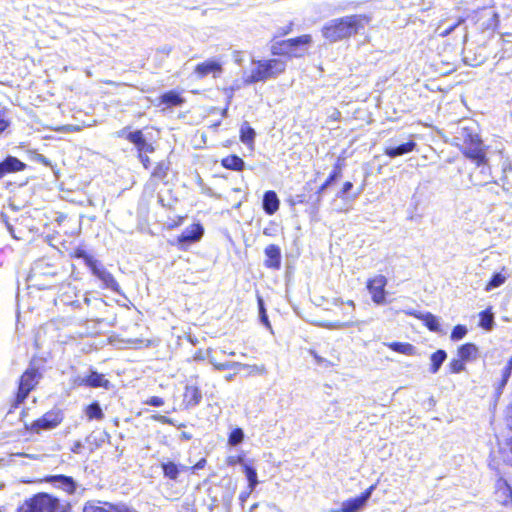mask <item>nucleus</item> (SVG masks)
Wrapping results in <instances>:
<instances>
[{"label": "nucleus", "mask_w": 512, "mask_h": 512, "mask_svg": "<svg viewBox=\"0 0 512 512\" xmlns=\"http://www.w3.org/2000/svg\"><path fill=\"white\" fill-rule=\"evenodd\" d=\"M294 29V23L290 21L287 25L280 27L277 30V37H284L288 34H290Z\"/></svg>", "instance_id": "obj_47"}, {"label": "nucleus", "mask_w": 512, "mask_h": 512, "mask_svg": "<svg viewBox=\"0 0 512 512\" xmlns=\"http://www.w3.org/2000/svg\"><path fill=\"white\" fill-rule=\"evenodd\" d=\"M479 354V348L472 342H466L458 346L456 355L463 360L465 363L477 359Z\"/></svg>", "instance_id": "obj_23"}, {"label": "nucleus", "mask_w": 512, "mask_h": 512, "mask_svg": "<svg viewBox=\"0 0 512 512\" xmlns=\"http://www.w3.org/2000/svg\"><path fill=\"white\" fill-rule=\"evenodd\" d=\"M70 257L72 259H83L85 264L90 268L96 260L93 258L92 255L88 254L83 248L77 247L75 248L71 253Z\"/></svg>", "instance_id": "obj_37"}, {"label": "nucleus", "mask_w": 512, "mask_h": 512, "mask_svg": "<svg viewBox=\"0 0 512 512\" xmlns=\"http://www.w3.org/2000/svg\"><path fill=\"white\" fill-rule=\"evenodd\" d=\"M184 219H185L184 216H178L175 221H173L172 223L168 224V228L169 229H174V228L179 227L184 222Z\"/></svg>", "instance_id": "obj_54"}, {"label": "nucleus", "mask_w": 512, "mask_h": 512, "mask_svg": "<svg viewBox=\"0 0 512 512\" xmlns=\"http://www.w3.org/2000/svg\"><path fill=\"white\" fill-rule=\"evenodd\" d=\"M152 419L161 424L175 425L173 419L164 415L156 414L152 416Z\"/></svg>", "instance_id": "obj_48"}, {"label": "nucleus", "mask_w": 512, "mask_h": 512, "mask_svg": "<svg viewBox=\"0 0 512 512\" xmlns=\"http://www.w3.org/2000/svg\"><path fill=\"white\" fill-rule=\"evenodd\" d=\"M26 169V164L14 156H7L0 162V179L11 173L20 172Z\"/></svg>", "instance_id": "obj_18"}, {"label": "nucleus", "mask_w": 512, "mask_h": 512, "mask_svg": "<svg viewBox=\"0 0 512 512\" xmlns=\"http://www.w3.org/2000/svg\"><path fill=\"white\" fill-rule=\"evenodd\" d=\"M466 363L461 360L457 355L452 358L448 364V371L451 374H459L466 368Z\"/></svg>", "instance_id": "obj_39"}, {"label": "nucleus", "mask_w": 512, "mask_h": 512, "mask_svg": "<svg viewBox=\"0 0 512 512\" xmlns=\"http://www.w3.org/2000/svg\"><path fill=\"white\" fill-rule=\"evenodd\" d=\"M385 346L389 348L391 351L406 355V356H415L417 354V350L415 346L408 342H389L386 343Z\"/></svg>", "instance_id": "obj_28"}, {"label": "nucleus", "mask_w": 512, "mask_h": 512, "mask_svg": "<svg viewBox=\"0 0 512 512\" xmlns=\"http://www.w3.org/2000/svg\"><path fill=\"white\" fill-rule=\"evenodd\" d=\"M247 496H248V494H245V495H244V494H241V495H240V499H241L242 501H245V500H246V498H247Z\"/></svg>", "instance_id": "obj_62"}, {"label": "nucleus", "mask_w": 512, "mask_h": 512, "mask_svg": "<svg viewBox=\"0 0 512 512\" xmlns=\"http://www.w3.org/2000/svg\"><path fill=\"white\" fill-rule=\"evenodd\" d=\"M257 302H258L259 314H260L261 321L265 325L269 326V320H268V316L266 314V309H265L264 301H263L262 297L258 296Z\"/></svg>", "instance_id": "obj_44"}, {"label": "nucleus", "mask_w": 512, "mask_h": 512, "mask_svg": "<svg viewBox=\"0 0 512 512\" xmlns=\"http://www.w3.org/2000/svg\"><path fill=\"white\" fill-rule=\"evenodd\" d=\"M417 319L421 320L423 324L427 327L428 330L432 332H438L440 330V325L438 319L435 315L430 312L419 313L415 315Z\"/></svg>", "instance_id": "obj_32"}, {"label": "nucleus", "mask_w": 512, "mask_h": 512, "mask_svg": "<svg viewBox=\"0 0 512 512\" xmlns=\"http://www.w3.org/2000/svg\"><path fill=\"white\" fill-rule=\"evenodd\" d=\"M370 20L371 17L367 14L343 16L324 25L322 35L330 42H338L358 34Z\"/></svg>", "instance_id": "obj_2"}, {"label": "nucleus", "mask_w": 512, "mask_h": 512, "mask_svg": "<svg viewBox=\"0 0 512 512\" xmlns=\"http://www.w3.org/2000/svg\"><path fill=\"white\" fill-rule=\"evenodd\" d=\"M416 146L417 144L414 140H409L395 147L384 148V154L390 158H396L398 156L414 151Z\"/></svg>", "instance_id": "obj_24"}, {"label": "nucleus", "mask_w": 512, "mask_h": 512, "mask_svg": "<svg viewBox=\"0 0 512 512\" xmlns=\"http://www.w3.org/2000/svg\"><path fill=\"white\" fill-rule=\"evenodd\" d=\"M345 166V159L343 157H338L336 162L333 165L332 171L329 173L326 180L328 183L332 184L337 179H339L342 176V170Z\"/></svg>", "instance_id": "obj_36"}, {"label": "nucleus", "mask_w": 512, "mask_h": 512, "mask_svg": "<svg viewBox=\"0 0 512 512\" xmlns=\"http://www.w3.org/2000/svg\"><path fill=\"white\" fill-rule=\"evenodd\" d=\"M347 305H349V306H351V307H353V308L355 307V303H354V301H353V300H348V301H347Z\"/></svg>", "instance_id": "obj_61"}, {"label": "nucleus", "mask_w": 512, "mask_h": 512, "mask_svg": "<svg viewBox=\"0 0 512 512\" xmlns=\"http://www.w3.org/2000/svg\"><path fill=\"white\" fill-rule=\"evenodd\" d=\"M171 168V162L168 159L156 162L150 172L149 182L153 188L159 183L167 184V177Z\"/></svg>", "instance_id": "obj_14"}, {"label": "nucleus", "mask_w": 512, "mask_h": 512, "mask_svg": "<svg viewBox=\"0 0 512 512\" xmlns=\"http://www.w3.org/2000/svg\"><path fill=\"white\" fill-rule=\"evenodd\" d=\"M116 136L121 138L125 137L130 143L134 144L137 150V155L144 153H153L155 151V147L152 143H149L142 130H136L133 132L126 133V128L118 131Z\"/></svg>", "instance_id": "obj_10"}, {"label": "nucleus", "mask_w": 512, "mask_h": 512, "mask_svg": "<svg viewBox=\"0 0 512 512\" xmlns=\"http://www.w3.org/2000/svg\"><path fill=\"white\" fill-rule=\"evenodd\" d=\"M220 164L223 168L236 172H241L245 168L244 160L236 154H229L223 157Z\"/></svg>", "instance_id": "obj_27"}, {"label": "nucleus", "mask_w": 512, "mask_h": 512, "mask_svg": "<svg viewBox=\"0 0 512 512\" xmlns=\"http://www.w3.org/2000/svg\"><path fill=\"white\" fill-rule=\"evenodd\" d=\"M506 422L508 428L512 430V402L507 407ZM508 447L510 452L512 453V436L508 440Z\"/></svg>", "instance_id": "obj_45"}, {"label": "nucleus", "mask_w": 512, "mask_h": 512, "mask_svg": "<svg viewBox=\"0 0 512 512\" xmlns=\"http://www.w3.org/2000/svg\"><path fill=\"white\" fill-rule=\"evenodd\" d=\"M256 137L255 130L249 125L248 122H244L241 125L240 131H239V138L242 143L247 145L248 147H253L254 141Z\"/></svg>", "instance_id": "obj_30"}, {"label": "nucleus", "mask_w": 512, "mask_h": 512, "mask_svg": "<svg viewBox=\"0 0 512 512\" xmlns=\"http://www.w3.org/2000/svg\"><path fill=\"white\" fill-rule=\"evenodd\" d=\"M461 22L462 20H459L455 24L451 25L449 28L445 29L443 32H441V36L445 37L449 35Z\"/></svg>", "instance_id": "obj_56"}, {"label": "nucleus", "mask_w": 512, "mask_h": 512, "mask_svg": "<svg viewBox=\"0 0 512 512\" xmlns=\"http://www.w3.org/2000/svg\"><path fill=\"white\" fill-rule=\"evenodd\" d=\"M185 103V98L179 91L169 90L164 92L159 97V104L163 105V109H171L173 107L182 106Z\"/></svg>", "instance_id": "obj_20"}, {"label": "nucleus", "mask_w": 512, "mask_h": 512, "mask_svg": "<svg viewBox=\"0 0 512 512\" xmlns=\"http://www.w3.org/2000/svg\"><path fill=\"white\" fill-rule=\"evenodd\" d=\"M45 480L49 483H59L68 494H74L76 491V483L71 476L50 475Z\"/></svg>", "instance_id": "obj_25"}, {"label": "nucleus", "mask_w": 512, "mask_h": 512, "mask_svg": "<svg viewBox=\"0 0 512 512\" xmlns=\"http://www.w3.org/2000/svg\"><path fill=\"white\" fill-rule=\"evenodd\" d=\"M505 280H506V277H505V276H503V275H502V274H500V273H495V274L491 277V279L487 282L485 289H486L487 291H489V290H491V289H493V288L499 287V286H501L502 284H504Z\"/></svg>", "instance_id": "obj_42"}, {"label": "nucleus", "mask_w": 512, "mask_h": 512, "mask_svg": "<svg viewBox=\"0 0 512 512\" xmlns=\"http://www.w3.org/2000/svg\"><path fill=\"white\" fill-rule=\"evenodd\" d=\"M82 447H83V445H82L81 441H79V440H78V441H75V442L72 444V446H71V448H70V451H71L72 453L79 454V453H81V449H82Z\"/></svg>", "instance_id": "obj_55"}, {"label": "nucleus", "mask_w": 512, "mask_h": 512, "mask_svg": "<svg viewBox=\"0 0 512 512\" xmlns=\"http://www.w3.org/2000/svg\"><path fill=\"white\" fill-rule=\"evenodd\" d=\"M244 440V432L241 428H234L228 436V444L230 446H236Z\"/></svg>", "instance_id": "obj_40"}, {"label": "nucleus", "mask_w": 512, "mask_h": 512, "mask_svg": "<svg viewBox=\"0 0 512 512\" xmlns=\"http://www.w3.org/2000/svg\"><path fill=\"white\" fill-rule=\"evenodd\" d=\"M206 464H207L206 458H201L192 467H190L188 469L191 470L192 472H194L195 470L203 469L206 466Z\"/></svg>", "instance_id": "obj_52"}, {"label": "nucleus", "mask_w": 512, "mask_h": 512, "mask_svg": "<svg viewBox=\"0 0 512 512\" xmlns=\"http://www.w3.org/2000/svg\"><path fill=\"white\" fill-rule=\"evenodd\" d=\"M494 324V315L492 313L491 307L481 311L479 313V326L486 331L492 329Z\"/></svg>", "instance_id": "obj_34"}, {"label": "nucleus", "mask_w": 512, "mask_h": 512, "mask_svg": "<svg viewBox=\"0 0 512 512\" xmlns=\"http://www.w3.org/2000/svg\"><path fill=\"white\" fill-rule=\"evenodd\" d=\"M280 201L275 191L268 190L263 195V210L268 215H273L279 209Z\"/></svg>", "instance_id": "obj_26"}, {"label": "nucleus", "mask_w": 512, "mask_h": 512, "mask_svg": "<svg viewBox=\"0 0 512 512\" xmlns=\"http://www.w3.org/2000/svg\"><path fill=\"white\" fill-rule=\"evenodd\" d=\"M223 73L222 63L215 58L207 59L203 62L197 63L193 68V74L197 79H203L209 75L213 78H218Z\"/></svg>", "instance_id": "obj_12"}, {"label": "nucleus", "mask_w": 512, "mask_h": 512, "mask_svg": "<svg viewBox=\"0 0 512 512\" xmlns=\"http://www.w3.org/2000/svg\"><path fill=\"white\" fill-rule=\"evenodd\" d=\"M164 403H165L164 399L159 396H151L144 401L145 405L154 406V407H161L164 405Z\"/></svg>", "instance_id": "obj_46"}, {"label": "nucleus", "mask_w": 512, "mask_h": 512, "mask_svg": "<svg viewBox=\"0 0 512 512\" xmlns=\"http://www.w3.org/2000/svg\"><path fill=\"white\" fill-rule=\"evenodd\" d=\"M387 283V278L382 274H377L367 279L366 289L374 304L383 305L387 303Z\"/></svg>", "instance_id": "obj_7"}, {"label": "nucleus", "mask_w": 512, "mask_h": 512, "mask_svg": "<svg viewBox=\"0 0 512 512\" xmlns=\"http://www.w3.org/2000/svg\"><path fill=\"white\" fill-rule=\"evenodd\" d=\"M87 502L89 503L93 512H136L126 505L113 504L99 500H89Z\"/></svg>", "instance_id": "obj_19"}, {"label": "nucleus", "mask_w": 512, "mask_h": 512, "mask_svg": "<svg viewBox=\"0 0 512 512\" xmlns=\"http://www.w3.org/2000/svg\"><path fill=\"white\" fill-rule=\"evenodd\" d=\"M496 493H499L502 497L500 504L502 506L512 505V488L506 480L500 479L496 485Z\"/></svg>", "instance_id": "obj_29"}, {"label": "nucleus", "mask_w": 512, "mask_h": 512, "mask_svg": "<svg viewBox=\"0 0 512 512\" xmlns=\"http://www.w3.org/2000/svg\"><path fill=\"white\" fill-rule=\"evenodd\" d=\"M511 373H512V357L507 361V363L502 371V377H501V380L499 383L500 388H503L507 384V382L511 376Z\"/></svg>", "instance_id": "obj_43"}, {"label": "nucleus", "mask_w": 512, "mask_h": 512, "mask_svg": "<svg viewBox=\"0 0 512 512\" xmlns=\"http://www.w3.org/2000/svg\"><path fill=\"white\" fill-rule=\"evenodd\" d=\"M256 371L260 374H266L267 370L264 366L261 367H255Z\"/></svg>", "instance_id": "obj_60"}, {"label": "nucleus", "mask_w": 512, "mask_h": 512, "mask_svg": "<svg viewBox=\"0 0 512 512\" xmlns=\"http://www.w3.org/2000/svg\"><path fill=\"white\" fill-rule=\"evenodd\" d=\"M203 235V225L199 222L193 223L178 235L175 242H171V245H176L178 249L185 251L191 244L200 241Z\"/></svg>", "instance_id": "obj_8"}, {"label": "nucleus", "mask_w": 512, "mask_h": 512, "mask_svg": "<svg viewBox=\"0 0 512 512\" xmlns=\"http://www.w3.org/2000/svg\"><path fill=\"white\" fill-rule=\"evenodd\" d=\"M311 43L312 36L310 34H302L297 37L280 40L271 46V54L272 56H277V58H303L307 54Z\"/></svg>", "instance_id": "obj_4"}, {"label": "nucleus", "mask_w": 512, "mask_h": 512, "mask_svg": "<svg viewBox=\"0 0 512 512\" xmlns=\"http://www.w3.org/2000/svg\"><path fill=\"white\" fill-rule=\"evenodd\" d=\"M461 137L455 139L454 145L459 149L461 154L470 160L477 168H480L481 179H474L470 174L471 182L474 185H485L492 178L489 159L487 157L486 147L481 137L475 133L470 127L461 128Z\"/></svg>", "instance_id": "obj_1"}, {"label": "nucleus", "mask_w": 512, "mask_h": 512, "mask_svg": "<svg viewBox=\"0 0 512 512\" xmlns=\"http://www.w3.org/2000/svg\"><path fill=\"white\" fill-rule=\"evenodd\" d=\"M264 266L271 270H280L282 264L281 249L276 244H269L264 249Z\"/></svg>", "instance_id": "obj_15"}, {"label": "nucleus", "mask_w": 512, "mask_h": 512, "mask_svg": "<svg viewBox=\"0 0 512 512\" xmlns=\"http://www.w3.org/2000/svg\"><path fill=\"white\" fill-rule=\"evenodd\" d=\"M85 416L89 421L102 420L104 418L103 410L97 401H94L84 408Z\"/></svg>", "instance_id": "obj_33"}, {"label": "nucleus", "mask_w": 512, "mask_h": 512, "mask_svg": "<svg viewBox=\"0 0 512 512\" xmlns=\"http://www.w3.org/2000/svg\"><path fill=\"white\" fill-rule=\"evenodd\" d=\"M243 471L247 477L248 488H249V491L251 492L254 490V488L258 484L257 472L252 466H249L247 464L243 465Z\"/></svg>", "instance_id": "obj_38"}, {"label": "nucleus", "mask_w": 512, "mask_h": 512, "mask_svg": "<svg viewBox=\"0 0 512 512\" xmlns=\"http://www.w3.org/2000/svg\"><path fill=\"white\" fill-rule=\"evenodd\" d=\"M161 469L165 478L169 480H177L180 468L172 461L164 462L161 464Z\"/></svg>", "instance_id": "obj_35"}, {"label": "nucleus", "mask_w": 512, "mask_h": 512, "mask_svg": "<svg viewBox=\"0 0 512 512\" xmlns=\"http://www.w3.org/2000/svg\"><path fill=\"white\" fill-rule=\"evenodd\" d=\"M243 463V457L241 455L232 456L227 458V464L230 466Z\"/></svg>", "instance_id": "obj_53"}, {"label": "nucleus", "mask_w": 512, "mask_h": 512, "mask_svg": "<svg viewBox=\"0 0 512 512\" xmlns=\"http://www.w3.org/2000/svg\"><path fill=\"white\" fill-rule=\"evenodd\" d=\"M82 512H93L92 508L90 507L88 502H85L83 505Z\"/></svg>", "instance_id": "obj_59"}, {"label": "nucleus", "mask_w": 512, "mask_h": 512, "mask_svg": "<svg viewBox=\"0 0 512 512\" xmlns=\"http://www.w3.org/2000/svg\"><path fill=\"white\" fill-rule=\"evenodd\" d=\"M252 65L250 73L243 78L245 85L276 79L284 74L287 69L285 59L277 58V56L268 59L254 60L252 61Z\"/></svg>", "instance_id": "obj_3"}, {"label": "nucleus", "mask_w": 512, "mask_h": 512, "mask_svg": "<svg viewBox=\"0 0 512 512\" xmlns=\"http://www.w3.org/2000/svg\"><path fill=\"white\" fill-rule=\"evenodd\" d=\"M116 136L121 138L125 137L130 143L134 144L137 150V155L144 153H153L155 151V147L152 143H149L142 130H136L133 132L126 133V128L118 131Z\"/></svg>", "instance_id": "obj_11"}, {"label": "nucleus", "mask_w": 512, "mask_h": 512, "mask_svg": "<svg viewBox=\"0 0 512 512\" xmlns=\"http://www.w3.org/2000/svg\"><path fill=\"white\" fill-rule=\"evenodd\" d=\"M353 188V183L350 182V181H346L343 183V186H342V193L343 194H346L348 193L351 189Z\"/></svg>", "instance_id": "obj_58"}, {"label": "nucleus", "mask_w": 512, "mask_h": 512, "mask_svg": "<svg viewBox=\"0 0 512 512\" xmlns=\"http://www.w3.org/2000/svg\"><path fill=\"white\" fill-rule=\"evenodd\" d=\"M34 160L44 166H47V167L51 166V161L47 157H45L43 154H36L34 156Z\"/></svg>", "instance_id": "obj_51"}, {"label": "nucleus", "mask_w": 512, "mask_h": 512, "mask_svg": "<svg viewBox=\"0 0 512 512\" xmlns=\"http://www.w3.org/2000/svg\"><path fill=\"white\" fill-rule=\"evenodd\" d=\"M310 354L313 356L318 365L324 367L335 366L340 361L339 355L334 349H331L329 351L322 350L320 352L316 350H311Z\"/></svg>", "instance_id": "obj_17"}, {"label": "nucleus", "mask_w": 512, "mask_h": 512, "mask_svg": "<svg viewBox=\"0 0 512 512\" xmlns=\"http://www.w3.org/2000/svg\"><path fill=\"white\" fill-rule=\"evenodd\" d=\"M25 414H26V412H25V410H23V411L21 412V417L25 416Z\"/></svg>", "instance_id": "obj_64"}, {"label": "nucleus", "mask_w": 512, "mask_h": 512, "mask_svg": "<svg viewBox=\"0 0 512 512\" xmlns=\"http://www.w3.org/2000/svg\"><path fill=\"white\" fill-rule=\"evenodd\" d=\"M147 154L148 153L137 155L138 160L142 164L143 168L146 169V170L149 169L150 166H151V161H150V158H149V156Z\"/></svg>", "instance_id": "obj_49"}, {"label": "nucleus", "mask_w": 512, "mask_h": 512, "mask_svg": "<svg viewBox=\"0 0 512 512\" xmlns=\"http://www.w3.org/2000/svg\"><path fill=\"white\" fill-rule=\"evenodd\" d=\"M447 358V353L443 349H438L430 356L429 371L433 374L437 373Z\"/></svg>", "instance_id": "obj_31"}, {"label": "nucleus", "mask_w": 512, "mask_h": 512, "mask_svg": "<svg viewBox=\"0 0 512 512\" xmlns=\"http://www.w3.org/2000/svg\"><path fill=\"white\" fill-rule=\"evenodd\" d=\"M467 332H468V330L465 325L457 324L453 327V329L451 331L450 339L452 341H459L466 336Z\"/></svg>", "instance_id": "obj_41"}, {"label": "nucleus", "mask_w": 512, "mask_h": 512, "mask_svg": "<svg viewBox=\"0 0 512 512\" xmlns=\"http://www.w3.org/2000/svg\"><path fill=\"white\" fill-rule=\"evenodd\" d=\"M58 506V499L44 493L33 496L27 502L25 512H55Z\"/></svg>", "instance_id": "obj_9"}, {"label": "nucleus", "mask_w": 512, "mask_h": 512, "mask_svg": "<svg viewBox=\"0 0 512 512\" xmlns=\"http://www.w3.org/2000/svg\"><path fill=\"white\" fill-rule=\"evenodd\" d=\"M89 269L103 282L105 288H109L114 292L119 291V284L114 276L104 267H100L97 261Z\"/></svg>", "instance_id": "obj_16"}, {"label": "nucleus", "mask_w": 512, "mask_h": 512, "mask_svg": "<svg viewBox=\"0 0 512 512\" xmlns=\"http://www.w3.org/2000/svg\"><path fill=\"white\" fill-rule=\"evenodd\" d=\"M330 185H331V184H330V183H328V181H327V180H325V181H324V182L319 186V188L317 189L316 194H317L318 196H320V195H321V194L326 190V188H327V187H329Z\"/></svg>", "instance_id": "obj_57"}, {"label": "nucleus", "mask_w": 512, "mask_h": 512, "mask_svg": "<svg viewBox=\"0 0 512 512\" xmlns=\"http://www.w3.org/2000/svg\"><path fill=\"white\" fill-rule=\"evenodd\" d=\"M64 420V413L60 408H54L31 423H25V430L32 434H40L42 431L52 430L58 427Z\"/></svg>", "instance_id": "obj_6"}, {"label": "nucleus", "mask_w": 512, "mask_h": 512, "mask_svg": "<svg viewBox=\"0 0 512 512\" xmlns=\"http://www.w3.org/2000/svg\"><path fill=\"white\" fill-rule=\"evenodd\" d=\"M377 487V482L370 485L360 495L344 500L341 503L340 512H358L360 511L370 498L371 494Z\"/></svg>", "instance_id": "obj_13"}, {"label": "nucleus", "mask_w": 512, "mask_h": 512, "mask_svg": "<svg viewBox=\"0 0 512 512\" xmlns=\"http://www.w3.org/2000/svg\"><path fill=\"white\" fill-rule=\"evenodd\" d=\"M182 437H183L184 439H186V440L190 439V436L186 435V433H183V434H182Z\"/></svg>", "instance_id": "obj_63"}, {"label": "nucleus", "mask_w": 512, "mask_h": 512, "mask_svg": "<svg viewBox=\"0 0 512 512\" xmlns=\"http://www.w3.org/2000/svg\"><path fill=\"white\" fill-rule=\"evenodd\" d=\"M42 375L35 366L28 367L19 377L17 390L9 400L7 413H13L38 385Z\"/></svg>", "instance_id": "obj_5"}, {"label": "nucleus", "mask_w": 512, "mask_h": 512, "mask_svg": "<svg viewBox=\"0 0 512 512\" xmlns=\"http://www.w3.org/2000/svg\"><path fill=\"white\" fill-rule=\"evenodd\" d=\"M342 118V114L339 109L333 108L331 114L328 116V120L331 122H338Z\"/></svg>", "instance_id": "obj_50"}, {"label": "nucleus", "mask_w": 512, "mask_h": 512, "mask_svg": "<svg viewBox=\"0 0 512 512\" xmlns=\"http://www.w3.org/2000/svg\"><path fill=\"white\" fill-rule=\"evenodd\" d=\"M202 400V393L199 387L195 385H188L184 388L183 392V405L185 408H192L200 404Z\"/></svg>", "instance_id": "obj_22"}, {"label": "nucleus", "mask_w": 512, "mask_h": 512, "mask_svg": "<svg viewBox=\"0 0 512 512\" xmlns=\"http://www.w3.org/2000/svg\"><path fill=\"white\" fill-rule=\"evenodd\" d=\"M79 385L90 388H105L108 389L110 382L105 376L97 371H91L87 376L79 381Z\"/></svg>", "instance_id": "obj_21"}]
</instances>
